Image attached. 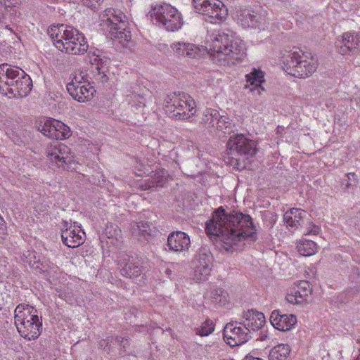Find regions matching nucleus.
<instances>
[{
  "mask_svg": "<svg viewBox=\"0 0 360 360\" xmlns=\"http://www.w3.org/2000/svg\"><path fill=\"white\" fill-rule=\"evenodd\" d=\"M136 101H134V103L132 104V106H135L136 108H140L146 106V101L145 98L139 95L135 96Z\"/></svg>",
  "mask_w": 360,
  "mask_h": 360,
  "instance_id": "39",
  "label": "nucleus"
},
{
  "mask_svg": "<svg viewBox=\"0 0 360 360\" xmlns=\"http://www.w3.org/2000/svg\"><path fill=\"white\" fill-rule=\"evenodd\" d=\"M58 42L57 49L68 54L80 55L84 54L87 51L88 44L86 38H84V41L78 42L77 41L73 42Z\"/></svg>",
  "mask_w": 360,
  "mask_h": 360,
  "instance_id": "27",
  "label": "nucleus"
},
{
  "mask_svg": "<svg viewBox=\"0 0 360 360\" xmlns=\"http://www.w3.org/2000/svg\"><path fill=\"white\" fill-rule=\"evenodd\" d=\"M33 267L39 272H49L51 269V262L49 259L43 258L34 262Z\"/></svg>",
  "mask_w": 360,
  "mask_h": 360,
  "instance_id": "37",
  "label": "nucleus"
},
{
  "mask_svg": "<svg viewBox=\"0 0 360 360\" xmlns=\"http://www.w3.org/2000/svg\"><path fill=\"white\" fill-rule=\"evenodd\" d=\"M82 79L81 75H75L66 86L71 97L80 103L91 99L95 91L89 83L82 81Z\"/></svg>",
  "mask_w": 360,
  "mask_h": 360,
  "instance_id": "14",
  "label": "nucleus"
},
{
  "mask_svg": "<svg viewBox=\"0 0 360 360\" xmlns=\"http://www.w3.org/2000/svg\"><path fill=\"white\" fill-rule=\"evenodd\" d=\"M197 13L205 15L212 23H219L226 19L228 9L219 0H193Z\"/></svg>",
  "mask_w": 360,
  "mask_h": 360,
  "instance_id": "9",
  "label": "nucleus"
},
{
  "mask_svg": "<svg viewBox=\"0 0 360 360\" xmlns=\"http://www.w3.org/2000/svg\"><path fill=\"white\" fill-rule=\"evenodd\" d=\"M283 70L288 75L298 78L312 75L318 67V60L302 50H295L283 58Z\"/></svg>",
  "mask_w": 360,
  "mask_h": 360,
  "instance_id": "5",
  "label": "nucleus"
},
{
  "mask_svg": "<svg viewBox=\"0 0 360 360\" xmlns=\"http://www.w3.org/2000/svg\"><path fill=\"white\" fill-rule=\"evenodd\" d=\"M32 88L30 77L17 66L0 65V92L8 98H23Z\"/></svg>",
  "mask_w": 360,
  "mask_h": 360,
  "instance_id": "3",
  "label": "nucleus"
},
{
  "mask_svg": "<svg viewBox=\"0 0 360 360\" xmlns=\"http://www.w3.org/2000/svg\"><path fill=\"white\" fill-rule=\"evenodd\" d=\"M233 127L231 119L225 115H220V118L217 120L213 130L224 134H230L233 131Z\"/></svg>",
  "mask_w": 360,
  "mask_h": 360,
  "instance_id": "33",
  "label": "nucleus"
},
{
  "mask_svg": "<svg viewBox=\"0 0 360 360\" xmlns=\"http://www.w3.org/2000/svg\"><path fill=\"white\" fill-rule=\"evenodd\" d=\"M70 224H69V223H68V222H67V221H64V223H63V226L62 230H64V229H65L66 228H70Z\"/></svg>",
  "mask_w": 360,
  "mask_h": 360,
  "instance_id": "47",
  "label": "nucleus"
},
{
  "mask_svg": "<svg viewBox=\"0 0 360 360\" xmlns=\"http://www.w3.org/2000/svg\"><path fill=\"white\" fill-rule=\"evenodd\" d=\"M181 103L176 110L175 114H172V117L176 120H188L196 112L195 102L194 99L186 93H182Z\"/></svg>",
  "mask_w": 360,
  "mask_h": 360,
  "instance_id": "23",
  "label": "nucleus"
},
{
  "mask_svg": "<svg viewBox=\"0 0 360 360\" xmlns=\"http://www.w3.org/2000/svg\"><path fill=\"white\" fill-rule=\"evenodd\" d=\"M243 360H264L259 357H254L251 355H247Z\"/></svg>",
  "mask_w": 360,
  "mask_h": 360,
  "instance_id": "46",
  "label": "nucleus"
},
{
  "mask_svg": "<svg viewBox=\"0 0 360 360\" xmlns=\"http://www.w3.org/2000/svg\"><path fill=\"white\" fill-rule=\"evenodd\" d=\"M306 216V211L298 208H292L284 214L283 221L290 229L296 230L303 224Z\"/></svg>",
  "mask_w": 360,
  "mask_h": 360,
  "instance_id": "25",
  "label": "nucleus"
},
{
  "mask_svg": "<svg viewBox=\"0 0 360 360\" xmlns=\"http://www.w3.org/2000/svg\"><path fill=\"white\" fill-rule=\"evenodd\" d=\"M308 231L307 232L306 234L307 235H317L319 234V231H320V228L319 226L315 225L313 223H309V226L307 228Z\"/></svg>",
  "mask_w": 360,
  "mask_h": 360,
  "instance_id": "40",
  "label": "nucleus"
},
{
  "mask_svg": "<svg viewBox=\"0 0 360 360\" xmlns=\"http://www.w3.org/2000/svg\"><path fill=\"white\" fill-rule=\"evenodd\" d=\"M214 330V325L212 321L207 319L202 325L196 329V333L200 336H207Z\"/></svg>",
  "mask_w": 360,
  "mask_h": 360,
  "instance_id": "36",
  "label": "nucleus"
},
{
  "mask_svg": "<svg viewBox=\"0 0 360 360\" xmlns=\"http://www.w3.org/2000/svg\"><path fill=\"white\" fill-rule=\"evenodd\" d=\"M349 186H350V184H349V183H347V184H346V186H347V187H349Z\"/></svg>",
  "mask_w": 360,
  "mask_h": 360,
  "instance_id": "52",
  "label": "nucleus"
},
{
  "mask_svg": "<svg viewBox=\"0 0 360 360\" xmlns=\"http://www.w3.org/2000/svg\"><path fill=\"white\" fill-rule=\"evenodd\" d=\"M310 285L307 281H301L297 288L292 289L286 295V300L292 304H300L311 293Z\"/></svg>",
  "mask_w": 360,
  "mask_h": 360,
  "instance_id": "24",
  "label": "nucleus"
},
{
  "mask_svg": "<svg viewBox=\"0 0 360 360\" xmlns=\"http://www.w3.org/2000/svg\"><path fill=\"white\" fill-rule=\"evenodd\" d=\"M125 18L120 10L108 8L101 16V25L111 38L128 42L131 39V32L127 30V24L124 20Z\"/></svg>",
  "mask_w": 360,
  "mask_h": 360,
  "instance_id": "6",
  "label": "nucleus"
},
{
  "mask_svg": "<svg viewBox=\"0 0 360 360\" xmlns=\"http://www.w3.org/2000/svg\"><path fill=\"white\" fill-rule=\"evenodd\" d=\"M297 251L303 256H311L317 251L316 243L311 240H300L297 245Z\"/></svg>",
  "mask_w": 360,
  "mask_h": 360,
  "instance_id": "32",
  "label": "nucleus"
},
{
  "mask_svg": "<svg viewBox=\"0 0 360 360\" xmlns=\"http://www.w3.org/2000/svg\"><path fill=\"white\" fill-rule=\"evenodd\" d=\"M165 272L168 276V277H170V276L172 273V271L170 269H166Z\"/></svg>",
  "mask_w": 360,
  "mask_h": 360,
  "instance_id": "48",
  "label": "nucleus"
},
{
  "mask_svg": "<svg viewBox=\"0 0 360 360\" xmlns=\"http://www.w3.org/2000/svg\"><path fill=\"white\" fill-rule=\"evenodd\" d=\"M108 343H109V339L102 340L99 342V346H100V347L103 348V349H105Z\"/></svg>",
  "mask_w": 360,
  "mask_h": 360,
  "instance_id": "45",
  "label": "nucleus"
},
{
  "mask_svg": "<svg viewBox=\"0 0 360 360\" xmlns=\"http://www.w3.org/2000/svg\"><path fill=\"white\" fill-rule=\"evenodd\" d=\"M120 271L124 276L135 278L141 274L142 269L139 262L132 258L131 259H129L128 262L125 263Z\"/></svg>",
  "mask_w": 360,
  "mask_h": 360,
  "instance_id": "29",
  "label": "nucleus"
},
{
  "mask_svg": "<svg viewBox=\"0 0 360 360\" xmlns=\"http://www.w3.org/2000/svg\"><path fill=\"white\" fill-rule=\"evenodd\" d=\"M213 257L207 246L199 248L192 262L193 279L204 281L208 279L212 270Z\"/></svg>",
  "mask_w": 360,
  "mask_h": 360,
  "instance_id": "10",
  "label": "nucleus"
},
{
  "mask_svg": "<svg viewBox=\"0 0 360 360\" xmlns=\"http://www.w3.org/2000/svg\"><path fill=\"white\" fill-rule=\"evenodd\" d=\"M350 176H352V177H354L355 176V174L354 173H349L347 174V176L348 178L350 179Z\"/></svg>",
  "mask_w": 360,
  "mask_h": 360,
  "instance_id": "50",
  "label": "nucleus"
},
{
  "mask_svg": "<svg viewBox=\"0 0 360 360\" xmlns=\"http://www.w3.org/2000/svg\"><path fill=\"white\" fill-rule=\"evenodd\" d=\"M247 86H259L264 82L263 72L253 69L252 72L246 75Z\"/></svg>",
  "mask_w": 360,
  "mask_h": 360,
  "instance_id": "35",
  "label": "nucleus"
},
{
  "mask_svg": "<svg viewBox=\"0 0 360 360\" xmlns=\"http://www.w3.org/2000/svg\"><path fill=\"white\" fill-rule=\"evenodd\" d=\"M271 325L281 331H287L297 323V318L293 314H282L278 310H274L270 316Z\"/></svg>",
  "mask_w": 360,
  "mask_h": 360,
  "instance_id": "22",
  "label": "nucleus"
},
{
  "mask_svg": "<svg viewBox=\"0 0 360 360\" xmlns=\"http://www.w3.org/2000/svg\"><path fill=\"white\" fill-rule=\"evenodd\" d=\"M149 14L153 20H155L156 23L167 31H177L184 23L181 13L169 4L155 6Z\"/></svg>",
  "mask_w": 360,
  "mask_h": 360,
  "instance_id": "7",
  "label": "nucleus"
},
{
  "mask_svg": "<svg viewBox=\"0 0 360 360\" xmlns=\"http://www.w3.org/2000/svg\"><path fill=\"white\" fill-rule=\"evenodd\" d=\"M290 354V347L287 344H279L269 352V360H286Z\"/></svg>",
  "mask_w": 360,
  "mask_h": 360,
  "instance_id": "31",
  "label": "nucleus"
},
{
  "mask_svg": "<svg viewBox=\"0 0 360 360\" xmlns=\"http://www.w3.org/2000/svg\"><path fill=\"white\" fill-rule=\"evenodd\" d=\"M171 48L177 56H186L195 58L200 55V48L191 43L175 42L171 45Z\"/></svg>",
  "mask_w": 360,
  "mask_h": 360,
  "instance_id": "26",
  "label": "nucleus"
},
{
  "mask_svg": "<svg viewBox=\"0 0 360 360\" xmlns=\"http://www.w3.org/2000/svg\"><path fill=\"white\" fill-rule=\"evenodd\" d=\"M47 153L52 162L64 169H68V165L71 162V158L69 156V148L66 146L58 144L49 149Z\"/></svg>",
  "mask_w": 360,
  "mask_h": 360,
  "instance_id": "20",
  "label": "nucleus"
},
{
  "mask_svg": "<svg viewBox=\"0 0 360 360\" xmlns=\"http://www.w3.org/2000/svg\"><path fill=\"white\" fill-rule=\"evenodd\" d=\"M210 298L212 302L223 306L228 302L229 295L223 288H217L211 290Z\"/></svg>",
  "mask_w": 360,
  "mask_h": 360,
  "instance_id": "34",
  "label": "nucleus"
},
{
  "mask_svg": "<svg viewBox=\"0 0 360 360\" xmlns=\"http://www.w3.org/2000/svg\"><path fill=\"white\" fill-rule=\"evenodd\" d=\"M337 43L338 52L342 55L354 51L360 45V32H348L342 35Z\"/></svg>",
  "mask_w": 360,
  "mask_h": 360,
  "instance_id": "21",
  "label": "nucleus"
},
{
  "mask_svg": "<svg viewBox=\"0 0 360 360\" xmlns=\"http://www.w3.org/2000/svg\"><path fill=\"white\" fill-rule=\"evenodd\" d=\"M103 0H82L83 4L89 8H96Z\"/></svg>",
  "mask_w": 360,
  "mask_h": 360,
  "instance_id": "41",
  "label": "nucleus"
},
{
  "mask_svg": "<svg viewBox=\"0 0 360 360\" xmlns=\"http://www.w3.org/2000/svg\"><path fill=\"white\" fill-rule=\"evenodd\" d=\"M48 35L57 48L58 42H83L84 36L77 29L67 25L50 26L47 30Z\"/></svg>",
  "mask_w": 360,
  "mask_h": 360,
  "instance_id": "13",
  "label": "nucleus"
},
{
  "mask_svg": "<svg viewBox=\"0 0 360 360\" xmlns=\"http://www.w3.org/2000/svg\"><path fill=\"white\" fill-rule=\"evenodd\" d=\"M226 146L229 159H231L229 163L234 166L239 165V156L249 158L255 155L257 151L255 142L242 134L230 137Z\"/></svg>",
  "mask_w": 360,
  "mask_h": 360,
  "instance_id": "8",
  "label": "nucleus"
},
{
  "mask_svg": "<svg viewBox=\"0 0 360 360\" xmlns=\"http://www.w3.org/2000/svg\"><path fill=\"white\" fill-rule=\"evenodd\" d=\"M207 44L212 60L220 65L235 64L243 56L242 40L229 29L214 32L207 39Z\"/></svg>",
  "mask_w": 360,
  "mask_h": 360,
  "instance_id": "2",
  "label": "nucleus"
},
{
  "mask_svg": "<svg viewBox=\"0 0 360 360\" xmlns=\"http://www.w3.org/2000/svg\"><path fill=\"white\" fill-rule=\"evenodd\" d=\"M220 118L218 110L212 108H206L202 115L201 124L207 129L213 130L217 119Z\"/></svg>",
  "mask_w": 360,
  "mask_h": 360,
  "instance_id": "30",
  "label": "nucleus"
},
{
  "mask_svg": "<svg viewBox=\"0 0 360 360\" xmlns=\"http://www.w3.org/2000/svg\"><path fill=\"white\" fill-rule=\"evenodd\" d=\"M205 231L210 238H218L222 248L228 252L241 250L246 239L257 232L249 214L237 210L226 211L222 206L215 210L212 218L206 221Z\"/></svg>",
  "mask_w": 360,
  "mask_h": 360,
  "instance_id": "1",
  "label": "nucleus"
},
{
  "mask_svg": "<svg viewBox=\"0 0 360 360\" xmlns=\"http://www.w3.org/2000/svg\"><path fill=\"white\" fill-rule=\"evenodd\" d=\"M238 321L239 324H243L253 333L261 329L264 325L265 317L262 312L254 309H248L243 311Z\"/></svg>",
  "mask_w": 360,
  "mask_h": 360,
  "instance_id": "16",
  "label": "nucleus"
},
{
  "mask_svg": "<svg viewBox=\"0 0 360 360\" xmlns=\"http://www.w3.org/2000/svg\"><path fill=\"white\" fill-rule=\"evenodd\" d=\"M115 342L119 344L124 349H127L129 346V341L122 337H116Z\"/></svg>",
  "mask_w": 360,
  "mask_h": 360,
  "instance_id": "43",
  "label": "nucleus"
},
{
  "mask_svg": "<svg viewBox=\"0 0 360 360\" xmlns=\"http://www.w3.org/2000/svg\"><path fill=\"white\" fill-rule=\"evenodd\" d=\"M41 131L50 139L63 140L71 136L70 127L57 120H49L44 122Z\"/></svg>",
  "mask_w": 360,
  "mask_h": 360,
  "instance_id": "15",
  "label": "nucleus"
},
{
  "mask_svg": "<svg viewBox=\"0 0 360 360\" xmlns=\"http://www.w3.org/2000/svg\"><path fill=\"white\" fill-rule=\"evenodd\" d=\"M182 93H172L167 96L165 99L163 107L165 111V113L172 117V114H175L176 110L178 107H179L180 103H181V101L183 98H181Z\"/></svg>",
  "mask_w": 360,
  "mask_h": 360,
  "instance_id": "28",
  "label": "nucleus"
},
{
  "mask_svg": "<svg viewBox=\"0 0 360 360\" xmlns=\"http://www.w3.org/2000/svg\"><path fill=\"white\" fill-rule=\"evenodd\" d=\"M20 0H1V4L4 5L6 8L17 6Z\"/></svg>",
  "mask_w": 360,
  "mask_h": 360,
  "instance_id": "42",
  "label": "nucleus"
},
{
  "mask_svg": "<svg viewBox=\"0 0 360 360\" xmlns=\"http://www.w3.org/2000/svg\"><path fill=\"white\" fill-rule=\"evenodd\" d=\"M224 339L231 347L241 345L252 338V333L238 321H231L224 328Z\"/></svg>",
  "mask_w": 360,
  "mask_h": 360,
  "instance_id": "12",
  "label": "nucleus"
},
{
  "mask_svg": "<svg viewBox=\"0 0 360 360\" xmlns=\"http://www.w3.org/2000/svg\"><path fill=\"white\" fill-rule=\"evenodd\" d=\"M167 246L170 251L186 252L191 247L190 237L183 231L172 232L168 236Z\"/></svg>",
  "mask_w": 360,
  "mask_h": 360,
  "instance_id": "18",
  "label": "nucleus"
},
{
  "mask_svg": "<svg viewBox=\"0 0 360 360\" xmlns=\"http://www.w3.org/2000/svg\"><path fill=\"white\" fill-rule=\"evenodd\" d=\"M15 325L20 335L27 340H34L42 330V319L32 306L19 304L14 311Z\"/></svg>",
  "mask_w": 360,
  "mask_h": 360,
  "instance_id": "4",
  "label": "nucleus"
},
{
  "mask_svg": "<svg viewBox=\"0 0 360 360\" xmlns=\"http://www.w3.org/2000/svg\"><path fill=\"white\" fill-rule=\"evenodd\" d=\"M136 229L134 228V233H138L143 236L149 235L150 225L148 222L140 221L136 224Z\"/></svg>",
  "mask_w": 360,
  "mask_h": 360,
  "instance_id": "38",
  "label": "nucleus"
},
{
  "mask_svg": "<svg viewBox=\"0 0 360 360\" xmlns=\"http://www.w3.org/2000/svg\"><path fill=\"white\" fill-rule=\"evenodd\" d=\"M266 338H267V335H262V336H261L259 338V340L262 341V340H266ZM257 340H259V338Z\"/></svg>",
  "mask_w": 360,
  "mask_h": 360,
  "instance_id": "49",
  "label": "nucleus"
},
{
  "mask_svg": "<svg viewBox=\"0 0 360 360\" xmlns=\"http://www.w3.org/2000/svg\"><path fill=\"white\" fill-rule=\"evenodd\" d=\"M61 238L65 245L75 248L84 243L85 233L75 222L73 225L70 224V228L62 230Z\"/></svg>",
  "mask_w": 360,
  "mask_h": 360,
  "instance_id": "17",
  "label": "nucleus"
},
{
  "mask_svg": "<svg viewBox=\"0 0 360 360\" xmlns=\"http://www.w3.org/2000/svg\"><path fill=\"white\" fill-rule=\"evenodd\" d=\"M235 18L244 28L258 27L264 29L268 23L265 11H254L250 8L238 7L235 8Z\"/></svg>",
  "mask_w": 360,
  "mask_h": 360,
  "instance_id": "11",
  "label": "nucleus"
},
{
  "mask_svg": "<svg viewBox=\"0 0 360 360\" xmlns=\"http://www.w3.org/2000/svg\"><path fill=\"white\" fill-rule=\"evenodd\" d=\"M111 228L112 226L110 227H107L105 230V234L107 235L108 238H113L115 236H117L118 235V233L120 231H117L116 229H115L113 230V231H112L111 230Z\"/></svg>",
  "mask_w": 360,
  "mask_h": 360,
  "instance_id": "44",
  "label": "nucleus"
},
{
  "mask_svg": "<svg viewBox=\"0 0 360 360\" xmlns=\"http://www.w3.org/2000/svg\"><path fill=\"white\" fill-rule=\"evenodd\" d=\"M356 360H360V349H359V354Z\"/></svg>",
  "mask_w": 360,
  "mask_h": 360,
  "instance_id": "51",
  "label": "nucleus"
},
{
  "mask_svg": "<svg viewBox=\"0 0 360 360\" xmlns=\"http://www.w3.org/2000/svg\"><path fill=\"white\" fill-rule=\"evenodd\" d=\"M89 54L94 79L103 84L106 82L108 78L105 72L109 63V59L102 57L96 52L92 53V56H90L91 53Z\"/></svg>",
  "mask_w": 360,
  "mask_h": 360,
  "instance_id": "19",
  "label": "nucleus"
}]
</instances>
